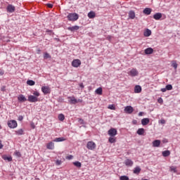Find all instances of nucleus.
Instances as JSON below:
<instances>
[{
    "label": "nucleus",
    "mask_w": 180,
    "mask_h": 180,
    "mask_svg": "<svg viewBox=\"0 0 180 180\" xmlns=\"http://www.w3.org/2000/svg\"><path fill=\"white\" fill-rule=\"evenodd\" d=\"M33 95L28 96L27 101L31 103L39 102V96H40V93L37 91H35L32 93Z\"/></svg>",
    "instance_id": "nucleus-1"
},
{
    "label": "nucleus",
    "mask_w": 180,
    "mask_h": 180,
    "mask_svg": "<svg viewBox=\"0 0 180 180\" xmlns=\"http://www.w3.org/2000/svg\"><path fill=\"white\" fill-rule=\"evenodd\" d=\"M67 18L70 22H75L78 20L79 15L76 13H71L68 15Z\"/></svg>",
    "instance_id": "nucleus-2"
},
{
    "label": "nucleus",
    "mask_w": 180,
    "mask_h": 180,
    "mask_svg": "<svg viewBox=\"0 0 180 180\" xmlns=\"http://www.w3.org/2000/svg\"><path fill=\"white\" fill-rule=\"evenodd\" d=\"M7 124L10 129H15V127H18V122L14 120L8 121Z\"/></svg>",
    "instance_id": "nucleus-3"
},
{
    "label": "nucleus",
    "mask_w": 180,
    "mask_h": 180,
    "mask_svg": "<svg viewBox=\"0 0 180 180\" xmlns=\"http://www.w3.org/2000/svg\"><path fill=\"white\" fill-rule=\"evenodd\" d=\"M68 99H69V102H70V103H71V105H75V104L78 103L79 102H82V100H81V99L77 100L74 96H72V97L70 96V97H68Z\"/></svg>",
    "instance_id": "nucleus-4"
},
{
    "label": "nucleus",
    "mask_w": 180,
    "mask_h": 180,
    "mask_svg": "<svg viewBox=\"0 0 180 180\" xmlns=\"http://www.w3.org/2000/svg\"><path fill=\"white\" fill-rule=\"evenodd\" d=\"M129 77H137L139 75V71L136 68H132L127 72Z\"/></svg>",
    "instance_id": "nucleus-5"
},
{
    "label": "nucleus",
    "mask_w": 180,
    "mask_h": 180,
    "mask_svg": "<svg viewBox=\"0 0 180 180\" xmlns=\"http://www.w3.org/2000/svg\"><path fill=\"white\" fill-rule=\"evenodd\" d=\"M88 150H95L96 148V144L94 141H89L86 144Z\"/></svg>",
    "instance_id": "nucleus-6"
},
{
    "label": "nucleus",
    "mask_w": 180,
    "mask_h": 180,
    "mask_svg": "<svg viewBox=\"0 0 180 180\" xmlns=\"http://www.w3.org/2000/svg\"><path fill=\"white\" fill-rule=\"evenodd\" d=\"M125 113H128V115H131L133 112H134V108L131 107V105H127L124 109Z\"/></svg>",
    "instance_id": "nucleus-7"
},
{
    "label": "nucleus",
    "mask_w": 180,
    "mask_h": 180,
    "mask_svg": "<svg viewBox=\"0 0 180 180\" xmlns=\"http://www.w3.org/2000/svg\"><path fill=\"white\" fill-rule=\"evenodd\" d=\"M72 67H75V68H78L79 65H81V60L79 59H75L72 62Z\"/></svg>",
    "instance_id": "nucleus-8"
},
{
    "label": "nucleus",
    "mask_w": 180,
    "mask_h": 180,
    "mask_svg": "<svg viewBox=\"0 0 180 180\" xmlns=\"http://www.w3.org/2000/svg\"><path fill=\"white\" fill-rule=\"evenodd\" d=\"M41 91L44 95H47V94H50L51 92V89L47 86H44L41 87Z\"/></svg>",
    "instance_id": "nucleus-9"
},
{
    "label": "nucleus",
    "mask_w": 180,
    "mask_h": 180,
    "mask_svg": "<svg viewBox=\"0 0 180 180\" xmlns=\"http://www.w3.org/2000/svg\"><path fill=\"white\" fill-rule=\"evenodd\" d=\"M18 102L23 103V102H26V101H27V98H26V97L23 94H20L18 96Z\"/></svg>",
    "instance_id": "nucleus-10"
},
{
    "label": "nucleus",
    "mask_w": 180,
    "mask_h": 180,
    "mask_svg": "<svg viewBox=\"0 0 180 180\" xmlns=\"http://www.w3.org/2000/svg\"><path fill=\"white\" fill-rule=\"evenodd\" d=\"M6 9L9 13H13L15 12V6L11 4L8 5Z\"/></svg>",
    "instance_id": "nucleus-11"
},
{
    "label": "nucleus",
    "mask_w": 180,
    "mask_h": 180,
    "mask_svg": "<svg viewBox=\"0 0 180 180\" xmlns=\"http://www.w3.org/2000/svg\"><path fill=\"white\" fill-rule=\"evenodd\" d=\"M117 134V130L115 128H111L108 130V135L109 136H116Z\"/></svg>",
    "instance_id": "nucleus-12"
},
{
    "label": "nucleus",
    "mask_w": 180,
    "mask_h": 180,
    "mask_svg": "<svg viewBox=\"0 0 180 180\" xmlns=\"http://www.w3.org/2000/svg\"><path fill=\"white\" fill-rule=\"evenodd\" d=\"M124 164L127 167H133L134 162H132L131 160H130V159H127V160H124Z\"/></svg>",
    "instance_id": "nucleus-13"
},
{
    "label": "nucleus",
    "mask_w": 180,
    "mask_h": 180,
    "mask_svg": "<svg viewBox=\"0 0 180 180\" xmlns=\"http://www.w3.org/2000/svg\"><path fill=\"white\" fill-rule=\"evenodd\" d=\"M162 18V14L161 13H157L153 15V18L155 20H160Z\"/></svg>",
    "instance_id": "nucleus-14"
},
{
    "label": "nucleus",
    "mask_w": 180,
    "mask_h": 180,
    "mask_svg": "<svg viewBox=\"0 0 180 180\" xmlns=\"http://www.w3.org/2000/svg\"><path fill=\"white\" fill-rule=\"evenodd\" d=\"M79 30V26L78 25H75L72 27H68V30H70V32H75V30Z\"/></svg>",
    "instance_id": "nucleus-15"
},
{
    "label": "nucleus",
    "mask_w": 180,
    "mask_h": 180,
    "mask_svg": "<svg viewBox=\"0 0 180 180\" xmlns=\"http://www.w3.org/2000/svg\"><path fill=\"white\" fill-rule=\"evenodd\" d=\"M150 123V119L148 118H143L141 120V124H143V126H147V124H148Z\"/></svg>",
    "instance_id": "nucleus-16"
},
{
    "label": "nucleus",
    "mask_w": 180,
    "mask_h": 180,
    "mask_svg": "<svg viewBox=\"0 0 180 180\" xmlns=\"http://www.w3.org/2000/svg\"><path fill=\"white\" fill-rule=\"evenodd\" d=\"M46 148L48 150H54V143L49 142V143H47Z\"/></svg>",
    "instance_id": "nucleus-17"
},
{
    "label": "nucleus",
    "mask_w": 180,
    "mask_h": 180,
    "mask_svg": "<svg viewBox=\"0 0 180 180\" xmlns=\"http://www.w3.org/2000/svg\"><path fill=\"white\" fill-rule=\"evenodd\" d=\"M141 172V168H140V167L139 166L136 167L133 171V172L136 174V175H139V174H140Z\"/></svg>",
    "instance_id": "nucleus-18"
},
{
    "label": "nucleus",
    "mask_w": 180,
    "mask_h": 180,
    "mask_svg": "<svg viewBox=\"0 0 180 180\" xmlns=\"http://www.w3.org/2000/svg\"><path fill=\"white\" fill-rule=\"evenodd\" d=\"M153 53H154V49H153V48H148L145 49V54H153Z\"/></svg>",
    "instance_id": "nucleus-19"
},
{
    "label": "nucleus",
    "mask_w": 180,
    "mask_h": 180,
    "mask_svg": "<svg viewBox=\"0 0 180 180\" xmlns=\"http://www.w3.org/2000/svg\"><path fill=\"white\" fill-rule=\"evenodd\" d=\"M160 144H161V141L160 140H155L153 141V147H160Z\"/></svg>",
    "instance_id": "nucleus-20"
},
{
    "label": "nucleus",
    "mask_w": 180,
    "mask_h": 180,
    "mask_svg": "<svg viewBox=\"0 0 180 180\" xmlns=\"http://www.w3.org/2000/svg\"><path fill=\"white\" fill-rule=\"evenodd\" d=\"M88 18L89 19H94V18H95V16H96V14L95 13V12L94 11H90L88 15H87Z\"/></svg>",
    "instance_id": "nucleus-21"
},
{
    "label": "nucleus",
    "mask_w": 180,
    "mask_h": 180,
    "mask_svg": "<svg viewBox=\"0 0 180 180\" xmlns=\"http://www.w3.org/2000/svg\"><path fill=\"white\" fill-rule=\"evenodd\" d=\"M3 160H4V161H8V162H11V161H12V158L11 156H7L6 155H4L2 156Z\"/></svg>",
    "instance_id": "nucleus-22"
},
{
    "label": "nucleus",
    "mask_w": 180,
    "mask_h": 180,
    "mask_svg": "<svg viewBox=\"0 0 180 180\" xmlns=\"http://www.w3.org/2000/svg\"><path fill=\"white\" fill-rule=\"evenodd\" d=\"M134 92L135 94H140L141 92V87L139 85L135 86Z\"/></svg>",
    "instance_id": "nucleus-23"
},
{
    "label": "nucleus",
    "mask_w": 180,
    "mask_h": 180,
    "mask_svg": "<svg viewBox=\"0 0 180 180\" xmlns=\"http://www.w3.org/2000/svg\"><path fill=\"white\" fill-rule=\"evenodd\" d=\"M151 8H146L144 10H143V13L145 15H150L151 14Z\"/></svg>",
    "instance_id": "nucleus-24"
},
{
    "label": "nucleus",
    "mask_w": 180,
    "mask_h": 180,
    "mask_svg": "<svg viewBox=\"0 0 180 180\" xmlns=\"http://www.w3.org/2000/svg\"><path fill=\"white\" fill-rule=\"evenodd\" d=\"M108 141H109V143H110L111 144H112L113 143H116V138L115 137V136H111L108 139Z\"/></svg>",
    "instance_id": "nucleus-25"
},
{
    "label": "nucleus",
    "mask_w": 180,
    "mask_h": 180,
    "mask_svg": "<svg viewBox=\"0 0 180 180\" xmlns=\"http://www.w3.org/2000/svg\"><path fill=\"white\" fill-rule=\"evenodd\" d=\"M129 19H134V18H136V13H134V11L129 12Z\"/></svg>",
    "instance_id": "nucleus-26"
},
{
    "label": "nucleus",
    "mask_w": 180,
    "mask_h": 180,
    "mask_svg": "<svg viewBox=\"0 0 180 180\" xmlns=\"http://www.w3.org/2000/svg\"><path fill=\"white\" fill-rule=\"evenodd\" d=\"M53 141L56 143H60V141H65V138L64 137L56 138L53 140Z\"/></svg>",
    "instance_id": "nucleus-27"
},
{
    "label": "nucleus",
    "mask_w": 180,
    "mask_h": 180,
    "mask_svg": "<svg viewBox=\"0 0 180 180\" xmlns=\"http://www.w3.org/2000/svg\"><path fill=\"white\" fill-rule=\"evenodd\" d=\"M162 155L164 157H169V155H171V152L169 150H165L162 153Z\"/></svg>",
    "instance_id": "nucleus-28"
},
{
    "label": "nucleus",
    "mask_w": 180,
    "mask_h": 180,
    "mask_svg": "<svg viewBox=\"0 0 180 180\" xmlns=\"http://www.w3.org/2000/svg\"><path fill=\"white\" fill-rule=\"evenodd\" d=\"M102 92H103L102 87H99V88L96 89V91H95V93L97 95H102Z\"/></svg>",
    "instance_id": "nucleus-29"
},
{
    "label": "nucleus",
    "mask_w": 180,
    "mask_h": 180,
    "mask_svg": "<svg viewBox=\"0 0 180 180\" xmlns=\"http://www.w3.org/2000/svg\"><path fill=\"white\" fill-rule=\"evenodd\" d=\"M73 165H75V167H77V168H81V167H82V164L79 161L73 162Z\"/></svg>",
    "instance_id": "nucleus-30"
},
{
    "label": "nucleus",
    "mask_w": 180,
    "mask_h": 180,
    "mask_svg": "<svg viewBox=\"0 0 180 180\" xmlns=\"http://www.w3.org/2000/svg\"><path fill=\"white\" fill-rule=\"evenodd\" d=\"M144 36H146V37H149V36H151V30H147L144 32Z\"/></svg>",
    "instance_id": "nucleus-31"
},
{
    "label": "nucleus",
    "mask_w": 180,
    "mask_h": 180,
    "mask_svg": "<svg viewBox=\"0 0 180 180\" xmlns=\"http://www.w3.org/2000/svg\"><path fill=\"white\" fill-rule=\"evenodd\" d=\"M137 134H139V136H142V134H144V129H139L137 131Z\"/></svg>",
    "instance_id": "nucleus-32"
},
{
    "label": "nucleus",
    "mask_w": 180,
    "mask_h": 180,
    "mask_svg": "<svg viewBox=\"0 0 180 180\" xmlns=\"http://www.w3.org/2000/svg\"><path fill=\"white\" fill-rule=\"evenodd\" d=\"M58 117V120H60V122L64 121V119H65V116H64L63 114H59Z\"/></svg>",
    "instance_id": "nucleus-33"
},
{
    "label": "nucleus",
    "mask_w": 180,
    "mask_h": 180,
    "mask_svg": "<svg viewBox=\"0 0 180 180\" xmlns=\"http://www.w3.org/2000/svg\"><path fill=\"white\" fill-rule=\"evenodd\" d=\"M27 85H30V86H33V85H34L36 83L33 80H27Z\"/></svg>",
    "instance_id": "nucleus-34"
},
{
    "label": "nucleus",
    "mask_w": 180,
    "mask_h": 180,
    "mask_svg": "<svg viewBox=\"0 0 180 180\" xmlns=\"http://www.w3.org/2000/svg\"><path fill=\"white\" fill-rule=\"evenodd\" d=\"M44 58L45 60H47V58H51V56H50V54L49 53H44Z\"/></svg>",
    "instance_id": "nucleus-35"
},
{
    "label": "nucleus",
    "mask_w": 180,
    "mask_h": 180,
    "mask_svg": "<svg viewBox=\"0 0 180 180\" xmlns=\"http://www.w3.org/2000/svg\"><path fill=\"white\" fill-rule=\"evenodd\" d=\"M108 109H110V110H116V106L113 104H110L108 105Z\"/></svg>",
    "instance_id": "nucleus-36"
},
{
    "label": "nucleus",
    "mask_w": 180,
    "mask_h": 180,
    "mask_svg": "<svg viewBox=\"0 0 180 180\" xmlns=\"http://www.w3.org/2000/svg\"><path fill=\"white\" fill-rule=\"evenodd\" d=\"M15 155H16V157L20 158L22 157V154L20 153V152L15 150L14 153Z\"/></svg>",
    "instance_id": "nucleus-37"
},
{
    "label": "nucleus",
    "mask_w": 180,
    "mask_h": 180,
    "mask_svg": "<svg viewBox=\"0 0 180 180\" xmlns=\"http://www.w3.org/2000/svg\"><path fill=\"white\" fill-rule=\"evenodd\" d=\"M129 176H121L120 177V180H129Z\"/></svg>",
    "instance_id": "nucleus-38"
},
{
    "label": "nucleus",
    "mask_w": 180,
    "mask_h": 180,
    "mask_svg": "<svg viewBox=\"0 0 180 180\" xmlns=\"http://www.w3.org/2000/svg\"><path fill=\"white\" fill-rule=\"evenodd\" d=\"M166 89H167V91L172 90V85H171V84L166 85Z\"/></svg>",
    "instance_id": "nucleus-39"
},
{
    "label": "nucleus",
    "mask_w": 180,
    "mask_h": 180,
    "mask_svg": "<svg viewBox=\"0 0 180 180\" xmlns=\"http://www.w3.org/2000/svg\"><path fill=\"white\" fill-rule=\"evenodd\" d=\"M17 134H20V135H23V129H20L16 131Z\"/></svg>",
    "instance_id": "nucleus-40"
},
{
    "label": "nucleus",
    "mask_w": 180,
    "mask_h": 180,
    "mask_svg": "<svg viewBox=\"0 0 180 180\" xmlns=\"http://www.w3.org/2000/svg\"><path fill=\"white\" fill-rule=\"evenodd\" d=\"M172 67L174 68V70H176V68H178V64H176V63H173Z\"/></svg>",
    "instance_id": "nucleus-41"
},
{
    "label": "nucleus",
    "mask_w": 180,
    "mask_h": 180,
    "mask_svg": "<svg viewBox=\"0 0 180 180\" xmlns=\"http://www.w3.org/2000/svg\"><path fill=\"white\" fill-rule=\"evenodd\" d=\"M66 158L67 160H72V158H74V156H72V155H70Z\"/></svg>",
    "instance_id": "nucleus-42"
},
{
    "label": "nucleus",
    "mask_w": 180,
    "mask_h": 180,
    "mask_svg": "<svg viewBox=\"0 0 180 180\" xmlns=\"http://www.w3.org/2000/svg\"><path fill=\"white\" fill-rule=\"evenodd\" d=\"M61 160H56V165H61Z\"/></svg>",
    "instance_id": "nucleus-43"
},
{
    "label": "nucleus",
    "mask_w": 180,
    "mask_h": 180,
    "mask_svg": "<svg viewBox=\"0 0 180 180\" xmlns=\"http://www.w3.org/2000/svg\"><path fill=\"white\" fill-rule=\"evenodd\" d=\"M18 120H19L20 122H22V120H23V116L20 115V116L18 117Z\"/></svg>",
    "instance_id": "nucleus-44"
},
{
    "label": "nucleus",
    "mask_w": 180,
    "mask_h": 180,
    "mask_svg": "<svg viewBox=\"0 0 180 180\" xmlns=\"http://www.w3.org/2000/svg\"><path fill=\"white\" fill-rule=\"evenodd\" d=\"M46 6H47L48 8H53V4H46Z\"/></svg>",
    "instance_id": "nucleus-45"
},
{
    "label": "nucleus",
    "mask_w": 180,
    "mask_h": 180,
    "mask_svg": "<svg viewBox=\"0 0 180 180\" xmlns=\"http://www.w3.org/2000/svg\"><path fill=\"white\" fill-rule=\"evenodd\" d=\"M4 148V145L2 144V141H0V150H2Z\"/></svg>",
    "instance_id": "nucleus-46"
},
{
    "label": "nucleus",
    "mask_w": 180,
    "mask_h": 180,
    "mask_svg": "<svg viewBox=\"0 0 180 180\" xmlns=\"http://www.w3.org/2000/svg\"><path fill=\"white\" fill-rule=\"evenodd\" d=\"M107 40H109V41H110V40H112V36L108 35V36L107 37Z\"/></svg>",
    "instance_id": "nucleus-47"
},
{
    "label": "nucleus",
    "mask_w": 180,
    "mask_h": 180,
    "mask_svg": "<svg viewBox=\"0 0 180 180\" xmlns=\"http://www.w3.org/2000/svg\"><path fill=\"white\" fill-rule=\"evenodd\" d=\"M161 92H167V87L161 89Z\"/></svg>",
    "instance_id": "nucleus-48"
},
{
    "label": "nucleus",
    "mask_w": 180,
    "mask_h": 180,
    "mask_svg": "<svg viewBox=\"0 0 180 180\" xmlns=\"http://www.w3.org/2000/svg\"><path fill=\"white\" fill-rule=\"evenodd\" d=\"M162 143H164L165 144V143H168V139H165L162 141Z\"/></svg>",
    "instance_id": "nucleus-49"
},
{
    "label": "nucleus",
    "mask_w": 180,
    "mask_h": 180,
    "mask_svg": "<svg viewBox=\"0 0 180 180\" xmlns=\"http://www.w3.org/2000/svg\"><path fill=\"white\" fill-rule=\"evenodd\" d=\"M170 169H171V171H173L174 172H176V169L174 167H171Z\"/></svg>",
    "instance_id": "nucleus-50"
},
{
    "label": "nucleus",
    "mask_w": 180,
    "mask_h": 180,
    "mask_svg": "<svg viewBox=\"0 0 180 180\" xmlns=\"http://www.w3.org/2000/svg\"><path fill=\"white\" fill-rule=\"evenodd\" d=\"M5 74V72L2 70H0V75H4Z\"/></svg>",
    "instance_id": "nucleus-51"
},
{
    "label": "nucleus",
    "mask_w": 180,
    "mask_h": 180,
    "mask_svg": "<svg viewBox=\"0 0 180 180\" xmlns=\"http://www.w3.org/2000/svg\"><path fill=\"white\" fill-rule=\"evenodd\" d=\"M160 123H161L162 124H165V120H160Z\"/></svg>",
    "instance_id": "nucleus-52"
},
{
    "label": "nucleus",
    "mask_w": 180,
    "mask_h": 180,
    "mask_svg": "<svg viewBox=\"0 0 180 180\" xmlns=\"http://www.w3.org/2000/svg\"><path fill=\"white\" fill-rule=\"evenodd\" d=\"M79 123L84 124V120H82V119H80L79 120Z\"/></svg>",
    "instance_id": "nucleus-53"
},
{
    "label": "nucleus",
    "mask_w": 180,
    "mask_h": 180,
    "mask_svg": "<svg viewBox=\"0 0 180 180\" xmlns=\"http://www.w3.org/2000/svg\"><path fill=\"white\" fill-rule=\"evenodd\" d=\"M143 112H140L139 113V116H143Z\"/></svg>",
    "instance_id": "nucleus-54"
},
{
    "label": "nucleus",
    "mask_w": 180,
    "mask_h": 180,
    "mask_svg": "<svg viewBox=\"0 0 180 180\" xmlns=\"http://www.w3.org/2000/svg\"><path fill=\"white\" fill-rule=\"evenodd\" d=\"M159 103H161L162 102V99L158 100Z\"/></svg>",
    "instance_id": "nucleus-55"
},
{
    "label": "nucleus",
    "mask_w": 180,
    "mask_h": 180,
    "mask_svg": "<svg viewBox=\"0 0 180 180\" xmlns=\"http://www.w3.org/2000/svg\"><path fill=\"white\" fill-rule=\"evenodd\" d=\"M80 87H81V88H84V84H80Z\"/></svg>",
    "instance_id": "nucleus-56"
},
{
    "label": "nucleus",
    "mask_w": 180,
    "mask_h": 180,
    "mask_svg": "<svg viewBox=\"0 0 180 180\" xmlns=\"http://www.w3.org/2000/svg\"><path fill=\"white\" fill-rule=\"evenodd\" d=\"M1 91H5V89L4 88H1Z\"/></svg>",
    "instance_id": "nucleus-57"
},
{
    "label": "nucleus",
    "mask_w": 180,
    "mask_h": 180,
    "mask_svg": "<svg viewBox=\"0 0 180 180\" xmlns=\"http://www.w3.org/2000/svg\"><path fill=\"white\" fill-rule=\"evenodd\" d=\"M1 129H2V127H1V124H0V130H1Z\"/></svg>",
    "instance_id": "nucleus-58"
},
{
    "label": "nucleus",
    "mask_w": 180,
    "mask_h": 180,
    "mask_svg": "<svg viewBox=\"0 0 180 180\" xmlns=\"http://www.w3.org/2000/svg\"><path fill=\"white\" fill-rule=\"evenodd\" d=\"M38 53H40V50L38 51Z\"/></svg>",
    "instance_id": "nucleus-59"
},
{
    "label": "nucleus",
    "mask_w": 180,
    "mask_h": 180,
    "mask_svg": "<svg viewBox=\"0 0 180 180\" xmlns=\"http://www.w3.org/2000/svg\"><path fill=\"white\" fill-rule=\"evenodd\" d=\"M38 53H40V50L38 51Z\"/></svg>",
    "instance_id": "nucleus-60"
}]
</instances>
